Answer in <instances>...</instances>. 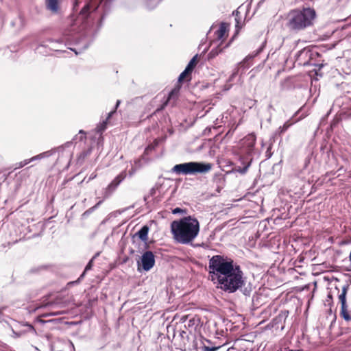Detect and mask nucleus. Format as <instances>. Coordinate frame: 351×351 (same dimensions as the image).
<instances>
[{
  "label": "nucleus",
  "instance_id": "nucleus-1",
  "mask_svg": "<svg viewBox=\"0 0 351 351\" xmlns=\"http://www.w3.org/2000/svg\"><path fill=\"white\" fill-rule=\"evenodd\" d=\"M109 3L104 0L86 3L77 15L72 14L69 26L62 32V36L57 39L48 38L45 42L49 43L50 51L64 52L58 49V45L68 46L81 45L76 48L67 47V49L79 54L86 50L94 42L103 25V21L109 9Z\"/></svg>",
  "mask_w": 351,
  "mask_h": 351
},
{
  "label": "nucleus",
  "instance_id": "nucleus-2",
  "mask_svg": "<svg viewBox=\"0 0 351 351\" xmlns=\"http://www.w3.org/2000/svg\"><path fill=\"white\" fill-rule=\"evenodd\" d=\"M208 272L217 289L228 294L239 292L246 299L251 298L254 306L259 304L261 295L241 266L232 258L221 254L213 256L209 258Z\"/></svg>",
  "mask_w": 351,
  "mask_h": 351
},
{
  "label": "nucleus",
  "instance_id": "nucleus-3",
  "mask_svg": "<svg viewBox=\"0 0 351 351\" xmlns=\"http://www.w3.org/2000/svg\"><path fill=\"white\" fill-rule=\"evenodd\" d=\"M173 239L178 243L192 245L200 230L198 219L193 215H188L173 220L170 224Z\"/></svg>",
  "mask_w": 351,
  "mask_h": 351
},
{
  "label": "nucleus",
  "instance_id": "nucleus-4",
  "mask_svg": "<svg viewBox=\"0 0 351 351\" xmlns=\"http://www.w3.org/2000/svg\"><path fill=\"white\" fill-rule=\"evenodd\" d=\"M256 136L254 132L248 134L241 140V147L238 153L239 165L234 167V171L241 175L245 174L251 166L255 154Z\"/></svg>",
  "mask_w": 351,
  "mask_h": 351
},
{
  "label": "nucleus",
  "instance_id": "nucleus-5",
  "mask_svg": "<svg viewBox=\"0 0 351 351\" xmlns=\"http://www.w3.org/2000/svg\"><path fill=\"white\" fill-rule=\"evenodd\" d=\"M213 165L204 161H189L175 165L170 170V173L177 176H196L204 175L208 173Z\"/></svg>",
  "mask_w": 351,
  "mask_h": 351
},
{
  "label": "nucleus",
  "instance_id": "nucleus-6",
  "mask_svg": "<svg viewBox=\"0 0 351 351\" xmlns=\"http://www.w3.org/2000/svg\"><path fill=\"white\" fill-rule=\"evenodd\" d=\"M286 26L291 32H298L307 27V7L291 10L287 17Z\"/></svg>",
  "mask_w": 351,
  "mask_h": 351
},
{
  "label": "nucleus",
  "instance_id": "nucleus-7",
  "mask_svg": "<svg viewBox=\"0 0 351 351\" xmlns=\"http://www.w3.org/2000/svg\"><path fill=\"white\" fill-rule=\"evenodd\" d=\"M137 252L141 255L138 259L136 260L137 269L139 272H147L150 271L156 263V254L149 248L143 250L138 245V250Z\"/></svg>",
  "mask_w": 351,
  "mask_h": 351
},
{
  "label": "nucleus",
  "instance_id": "nucleus-8",
  "mask_svg": "<svg viewBox=\"0 0 351 351\" xmlns=\"http://www.w3.org/2000/svg\"><path fill=\"white\" fill-rule=\"evenodd\" d=\"M308 77L311 80V86L309 91L312 94H315L317 90L319 91V86H317L315 83L319 77H322V73L319 72V71L323 67V64H313L311 63V60H308Z\"/></svg>",
  "mask_w": 351,
  "mask_h": 351
},
{
  "label": "nucleus",
  "instance_id": "nucleus-9",
  "mask_svg": "<svg viewBox=\"0 0 351 351\" xmlns=\"http://www.w3.org/2000/svg\"><path fill=\"white\" fill-rule=\"evenodd\" d=\"M8 325L12 332V337L14 338H19L27 332H31L33 335L36 334V330L34 327L27 322H15L14 325H10L9 324Z\"/></svg>",
  "mask_w": 351,
  "mask_h": 351
},
{
  "label": "nucleus",
  "instance_id": "nucleus-10",
  "mask_svg": "<svg viewBox=\"0 0 351 351\" xmlns=\"http://www.w3.org/2000/svg\"><path fill=\"white\" fill-rule=\"evenodd\" d=\"M149 232V226L147 224H145L141 227L132 237V242L134 245H140L137 243L136 239L143 243L142 245L143 250H146L149 247L148 240V234Z\"/></svg>",
  "mask_w": 351,
  "mask_h": 351
},
{
  "label": "nucleus",
  "instance_id": "nucleus-11",
  "mask_svg": "<svg viewBox=\"0 0 351 351\" xmlns=\"http://www.w3.org/2000/svg\"><path fill=\"white\" fill-rule=\"evenodd\" d=\"M212 344V341L202 335L196 337L193 341V346L196 351H217L223 346H206Z\"/></svg>",
  "mask_w": 351,
  "mask_h": 351
},
{
  "label": "nucleus",
  "instance_id": "nucleus-12",
  "mask_svg": "<svg viewBox=\"0 0 351 351\" xmlns=\"http://www.w3.org/2000/svg\"><path fill=\"white\" fill-rule=\"evenodd\" d=\"M306 104L307 102H306L302 108L295 112L290 120L286 121L283 125L279 127L278 130V133L279 134L284 133L292 124L299 121L307 116V111L304 109Z\"/></svg>",
  "mask_w": 351,
  "mask_h": 351
},
{
  "label": "nucleus",
  "instance_id": "nucleus-13",
  "mask_svg": "<svg viewBox=\"0 0 351 351\" xmlns=\"http://www.w3.org/2000/svg\"><path fill=\"white\" fill-rule=\"evenodd\" d=\"M127 176L125 170L119 173L106 186L104 193V199H107L112 195L120 184Z\"/></svg>",
  "mask_w": 351,
  "mask_h": 351
},
{
  "label": "nucleus",
  "instance_id": "nucleus-14",
  "mask_svg": "<svg viewBox=\"0 0 351 351\" xmlns=\"http://www.w3.org/2000/svg\"><path fill=\"white\" fill-rule=\"evenodd\" d=\"M295 247L298 245H304V249L302 250L301 253L298 255L297 258L294 261V267L301 269V264H306L304 261L306 259V254L307 252L305 250L306 245H307V238L304 237L297 236L295 239Z\"/></svg>",
  "mask_w": 351,
  "mask_h": 351
},
{
  "label": "nucleus",
  "instance_id": "nucleus-15",
  "mask_svg": "<svg viewBox=\"0 0 351 351\" xmlns=\"http://www.w3.org/2000/svg\"><path fill=\"white\" fill-rule=\"evenodd\" d=\"M349 289V285L346 284L342 287V291L341 294L339 295V299L341 302V315L343 317V319L346 321L351 320V316L349 315L348 312V306L346 303V295L347 291Z\"/></svg>",
  "mask_w": 351,
  "mask_h": 351
},
{
  "label": "nucleus",
  "instance_id": "nucleus-16",
  "mask_svg": "<svg viewBox=\"0 0 351 351\" xmlns=\"http://www.w3.org/2000/svg\"><path fill=\"white\" fill-rule=\"evenodd\" d=\"M63 0H45L46 10L53 14H59Z\"/></svg>",
  "mask_w": 351,
  "mask_h": 351
},
{
  "label": "nucleus",
  "instance_id": "nucleus-17",
  "mask_svg": "<svg viewBox=\"0 0 351 351\" xmlns=\"http://www.w3.org/2000/svg\"><path fill=\"white\" fill-rule=\"evenodd\" d=\"M79 134H80L79 136H78V135H75L71 141H67L65 143H64L63 145H60L57 147H54V148H53V149H55L56 152H62L65 148H68V147L72 146L74 141H77V140L79 141H82L84 139L86 138V132H84V130H80L79 131Z\"/></svg>",
  "mask_w": 351,
  "mask_h": 351
},
{
  "label": "nucleus",
  "instance_id": "nucleus-18",
  "mask_svg": "<svg viewBox=\"0 0 351 351\" xmlns=\"http://www.w3.org/2000/svg\"><path fill=\"white\" fill-rule=\"evenodd\" d=\"M230 25L226 22H221L218 29L215 32V34L217 40L223 41L228 36L229 32Z\"/></svg>",
  "mask_w": 351,
  "mask_h": 351
},
{
  "label": "nucleus",
  "instance_id": "nucleus-19",
  "mask_svg": "<svg viewBox=\"0 0 351 351\" xmlns=\"http://www.w3.org/2000/svg\"><path fill=\"white\" fill-rule=\"evenodd\" d=\"M223 44V41H221L220 43L215 47H214L208 54L207 58L208 60L213 59L217 56H218L220 53H221L223 50V49L228 48L230 45V42L226 44L223 47H222Z\"/></svg>",
  "mask_w": 351,
  "mask_h": 351
},
{
  "label": "nucleus",
  "instance_id": "nucleus-20",
  "mask_svg": "<svg viewBox=\"0 0 351 351\" xmlns=\"http://www.w3.org/2000/svg\"><path fill=\"white\" fill-rule=\"evenodd\" d=\"M254 58L255 56L252 53H250L241 62L239 63V65L243 69V72L251 66L252 64V60Z\"/></svg>",
  "mask_w": 351,
  "mask_h": 351
},
{
  "label": "nucleus",
  "instance_id": "nucleus-21",
  "mask_svg": "<svg viewBox=\"0 0 351 351\" xmlns=\"http://www.w3.org/2000/svg\"><path fill=\"white\" fill-rule=\"evenodd\" d=\"M179 95V88H177V87H175L169 93H168V95L166 98H165V100H168L169 103H170L171 101H175Z\"/></svg>",
  "mask_w": 351,
  "mask_h": 351
},
{
  "label": "nucleus",
  "instance_id": "nucleus-22",
  "mask_svg": "<svg viewBox=\"0 0 351 351\" xmlns=\"http://www.w3.org/2000/svg\"><path fill=\"white\" fill-rule=\"evenodd\" d=\"M102 203H103V200H100L95 206H93L91 208L87 209L82 215V219L87 218L91 213H93L96 209H97Z\"/></svg>",
  "mask_w": 351,
  "mask_h": 351
},
{
  "label": "nucleus",
  "instance_id": "nucleus-23",
  "mask_svg": "<svg viewBox=\"0 0 351 351\" xmlns=\"http://www.w3.org/2000/svg\"><path fill=\"white\" fill-rule=\"evenodd\" d=\"M109 122L107 120H103L102 122L99 123L95 128V132L99 134H102L107 129Z\"/></svg>",
  "mask_w": 351,
  "mask_h": 351
},
{
  "label": "nucleus",
  "instance_id": "nucleus-24",
  "mask_svg": "<svg viewBox=\"0 0 351 351\" xmlns=\"http://www.w3.org/2000/svg\"><path fill=\"white\" fill-rule=\"evenodd\" d=\"M94 260H95V257H92L89 261L87 263L86 265L84 267V271H82V273L80 274V279H84L86 273L91 270L93 267V265H94Z\"/></svg>",
  "mask_w": 351,
  "mask_h": 351
},
{
  "label": "nucleus",
  "instance_id": "nucleus-25",
  "mask_svg": "<svg viewBox=\"0 0 351 351\" xmlns=\"http://www.w3.org/2000/svg\"><path fill=\"white\" fill-rule=\"evenodd\" d=\"M197 57H198V54H195L190 60L189 62H188L187 65L186 66L185 69L190 71L191 73L193 72L195 66V64H196V62H197Z\"/></svg>",
  "mask_w": 351,
  "mask_h": 351
},
{
  "label": "nucleus",
  "instance_id": "nucleus-26",
  "mask_svg": "<svg viewBox=\"0 0 351 351\" xmlns=\"http://www.w3.org/2000/svg\"><path fill=\"white\" fill-rule=\"evenodd\" d=\"M48 45L45 43V42L40 43L38 47H36V51L38 53H41L43 55H47L48 53L47 48Z\"/></svg>",
  "mask_w": 351,
  "mask_h": 351
},
{
  "label": "nucleus",
  "instance_id": "nucleus-27",
  "mask_svg": "<svg viewBox=\"0 0 351 351\" xmlns=\"http://www.w3.org/2000/svg\"><path fill=\"white\" fill-rule=\"evenodd\" d=\"M292 84L289 77L285 78L280 82V88L282 90H289L291 88Z\"/></svg>",
  "mask_w": 351,
  "mask_h": 351
},
{
  "label": "nucleus",
  "instance_id": "nucleus-28",
  "mask_svg": "<svg viewBox=\"0 0 351 351\" xmlns=\"http://www.w3.org/2000/svg\"><path fill=\"white\" fill-rule=\"evenodd\" d=\"M288 313V311H285L282 312V313H280L278 315H277L272 319V322L274 323V325H277L278 323L281 322L282 319H285V317H287V314Z\"/></svg>",
  "mask_w": 351,
  "mask_h": 351
},
{
  "label": "nucleus",
  "instance_id": "nucleus-29",
  "mask_svg": "<svg viewBox=\"0 0 351 351\" xmlns=\"http://www.w3.org/2000/svg\"><path fill=\"white\" fill-rule=\"evenodd\" d=\"M92 149L89 148L87 150H84L80 153L77 158L78 163L82 162L85 158L91 153Z\"/></svg>",
  "mask_w": 351,
  "mask_h": 351
},
{
  "label": "nucleus",
  "instance_id": "nucleus-30",
  "mask_svg": "<svg viewBox=\"0 0 351 351\" xmlns=\"http://www.w3.org/2000/svg\"><path fill=\"white\" fill-rule=\"evenodd\" d=\"M169 101L165 100V99L162 100L161 104L154 110L153 114H156L158 112H160L165 110V108L169 105Z\"/></svg>",
  "mask_w": 351,
  "mask_h": 351
},
{
  "label": "nucleus",
  "instance_id": "nucleus-31",
  "mask_svg": "<svg viewBox=\"0 0 351 351\" xmlns=\"http://www.w3.org/2000/svg\"><path fill=\"white\" fill-rule=\"evenodd\" d=\"M57 302L53 300H49L48 298H46L43 300V301L40 304V308H45V307H49L53 306V305L56 304Z\"/></svg>",
  "mask_w": 351,
  "mask_h": 351
},
{
  "label": "nucleus",
  "instance_id": "nucleus-32",
  "mask_svg": "<svg viewBox=\"0 0 351 351\" xmlns=\"http://www.w3.org/2000/svg\"><path fill=\"white\" fill-rule=\"evenodd\" d=\"M17 21H19L20 23L21 27H23L24 26V25H25V19L21 14L19 15L17 19H16L15 20L11 21V23H10L11 26L12 27H14L16 25Z\"/></svg>",
  "mask_w": 351,
  "mask_h": 351
},
{
  "label": "nucleus",
  "instance_id": "nucleus-33",
  "mask_svg": "<svg viewBox=\"0 0 351 351\" xmlns=\"http://www.w3.org/2000/svg\"><path fill=\"white\" fill-rule=\"evenodd\" d=\"M243 24L241 23V19H235V32L234 34V36H232V38L239 34L240 30L242 29Z\"/></svg>",
  "mask_w": 351,
  "mask_h": 351
},
{
  "label": "nucleus",
  "instance_id": "nucleus-34",
  "mask_svg": "<svg viewBox=\"0 0 351 351\" xmlns=\"http://www.w3.org/2000/svg\"><path fill=\"white\" fill-rule=\"evenodd\" d=\"M191 73L187 71L186 69L179 75L178 77V83L182 84L184 81V78L187 75H190Z\"/></svg>",
  "mask_w": 351,
  "mask_h": 351
},
{
  "label": "nucleus",
  "instance_id": "nucleus-35",
  "mask_svg": "<svg viewBox=\"0 0 351 351\" xmlns=\"http://www.w3.org/2000/svg\"><path fill=\"white\" fill-rule=\"evenodd\" d=\"M307 167V158L304 159V168L297 173V177L302 180L305 178V169Z\"/></svg>",
  "mask_w": 351,
  "mask_h": 351
},
{
  "label": "nucleus",
  "instance_id": "nucleus-36",
  "mask_svg": "<svg viewBox=\"0 0 351 351\" xmlns=\"http://www.w3.org/2000/svg\"><path fill=\"white\" fill-rule=\"evenodd\" d=\"M55 153H56V150L51 149L50 150H48V151L44 152L43 153H40L38 155H39V158L40 159H43V158H48V157L52 156Z\"/></svg>",
  "mask_w": 351,
  "mask_h": 351
},
{
  "label": "nucleus",
  "instance_id": "nucleus-37",
  "mask_svg": "<svg viewBox=\"0 0 351 351\" xmlns=\"http://www.w3.org/2000/svg\"><path fill=\"white\" fill-rule=\"evenodd\" d=\"M187 209L186 208H182L180 207H176L173 209H172L171 213L173 215H181V214H186L187 213Z\"/></svg>",
  "mask_w": 351,
  "mask_h": 351
},
{
  "label": "nucleus",
  "instance_id": "nucleus-38",
  "mask_svg": "<svg viewBox=\"0 0 351 351\" xmlns=\"http://www.w3.org/2000/svg\"><path fill=\"white\" fill-rule=\"evenodd\" d=\"M316 17L315 10L313 8H308V26L311 25V21Z\"/></svg>",
  "mask_w": 351,
  "mask_h": 351
},
{
  "label": "nucleus",
  "instance_id": "nucleus-39",
  "mask_svg": "<svg viewBox=\"0 0 351 351\" xmlns=\"http://www.w3.org/2000/svg\"><path fill=\"white\" fill-rule=\"evenodd\" d=\"M265 45H266V41H264L263 43H262V44L260 45V47L256 50H255L254 51L252 52L254 56L256 57L258 55H259L264 50Z\"/></svg>",
  "mask_w": 351,
  "mask_h": 351
},
{
  "label": "nucleus",
  "instance_id": "nucleus-40",
  "mask_svg": "<svg viewBox=\"0 0 351 351\" xmlns=\"http://www.w3.org/2000/svg\"><path fill=\"white\" fill-rule=\"evenodd\" d=\"M295 271L300 276H306V270L304 265L301 264V269L294 267Z\"/></svg>",
  "mask_w": 351,
  "mask_h": 351
},
{
  "label": "nucleus",
  "instance_id": "nucleus-41",
  "mask_svg": "<svg viewBox=\"0 0 351 351\" xmlns=\"http://www.w3.org/2000/svg\"><path fill=\"white\" fill-rule=\"evenodd\" d=\"M161 186L160 184H156L154 186H153L149 192V195L150 197H154L156 195V191L159 189V188Z\"/></svg>",
  "mask_w": 351,
  "mask_h": 351
},
{
  "label": "nucleus",
  "instance_id": "nucleus-42",
  "mask_svg": "<svg viewBox=\"0 0 351 351\" xmlns=\"http://www.w3.org/2000/svg\"><path fill=\"white\" fill-rule=\"evenodd\" d=\"M29 164V161L28 160V159H26V160H24L21 162H20L19 163H18V167H16V169H19V168H22L23 167H25V165Z\"/></svg>",
  "mask_w": 351,
  "mask_h": 351
},
{
  "label": "nucleus",
  "instance_id": "nucleus-43",
  "mask_svg": "<svg viewBox=\"0 0 351 351\" xmlns=\"http://www.w3.org/2000/svg\"><path fill=\"white\" fill-rule=\"evenodd\" d=\"M83 279H80V276H79V278L74 280V281H71V282H69L67 283V286H72V285H78L79 283H80V282Z\"/></svg>",
  "mask_w": 351,
  "mask_h": 351
},
{
  "label": "nucleus",
  "instance_id": "nucleus-44",
  "mask_svg": "<svg viewBox=\"0 0 351 351\" xmlns=\"http://www.w3.org/2000/svg\"><path fill=\"white\" fill-rule=\"evenodd\" d=\"M6 308V306L0 307V323L4 322L3 317L4 316L3 311Z\"/></svg>",
  "mask_w": 351,
  "mask_h": 351
},
{
  "label": "nucleus",
  "instance_id": "nucleus-45",
  "mask_svg": "<svg viewBox=\"0 0 351 351\" xmlns=\"http://www.w3.org/2000/svg\"><path fill=\"white\" fill-rule=\"evenodd\" d=\"M239 69H236L233 71V73L231 74V75L229 77V81H232L233 79L238 75Z\"/></svg>",
  "mask_w": 351,
  "mask_h": 351
},
{
  "label": "nucleus",
  "instance_id": "nucleus-46",
  "mask_svg": "<svg viewBox=\"0 0 351 351\" xmlns=\"http://www.w3.org/2000/svg\"><path fill=\"white\" fill-rule=\"evenodd\" d=\"M232 15L234 16L235 19H241V14L238 10L233 11Z\"/></svg>",
  "mask_w": 351,
  "mask_h": 351
},
{
  "label": "nucleus",
  "instance_id": "nucleus-47",
  "mask_svg": "<svg viewBox=\"0 0 351 351\" xmlns=\"http://www.w3.org/2000/svg\"><path fill=\"white\" fill-rule=\"evenodd\" d=\"M136 168L132 167L129 170V171H128V176H129V177H132V176H133L134 175V173H136Z\"/></svg>",
  "mask_w": 351,
  "mask_h": 351
},
{
  "label": "nucleus",
  "instance_id": "nucleus-48",
  "mask_svg": "<svg viewBox=\"0 0 351 351\" xmlns=\"http://www.w3.org/2000/svg\"><path fill=\"white\" fill-rule=\"evenodd\" d=\"M114 114V112L112 110L110 111V112L108 113L107 117H106V118L105 119V120H107V121H108V122H109V121H110V119L112 117V116H113Z\"/></svg>",
  "mask_w": 351,
  "mask_h": 351
},
{
  "label": "nucleus",
  "instance_id": "nucleus-49",
  "mask_svg": "<svg viewBox=\"0 0 351 351\" xmlns=\"http://www.w3.org/2000/svg\"><path fill=\"white\" fill-rule=\"evenodd\" d=\"M298 291L302 292L305 289H307V284L300 287H296Z\"/></svg>",
  "mask_w": 351,
  "mask_h": 351
},
{
  "label": "nucleus",
  "instance_id": "nucleus-50",
  "mask_svg": "<svg viewBox=\"0 0 351 351\" xmlns=\"http://www.w3.org/2000/svg\"><path fill=\"white\" fill-rule=\"evenodd\" d=\"M104 136L102 134H99V136L98 138V140H97V145L99 146L100 145H101L104 142Z\"/></svg>",
  "mask_w": 351,
  "mask_h": 351
},
{
  "label": "nucleus",
  "instance_id": "nucleus-51",
  "mask_svg": "<svg viewBox=\"0 0 351 351\" xmlns=\"http://www.w3.org/2000/svg\"><path fill=\"white\" fill-rule=\"evenodd\" d=\"M41 160L40 158H39V155H36V156H34L33 157H32L31 158L28 159V160L29 161V163L32 162H34L35 160Z\"/></svg>",
  "mask_w": 351,
  "mask_h": 351
},
{
  "label": "nucleus",
  "instance_id": "nucleus-52",
  "mask_svg": "<svg viewBox=\"0 0 351 351\" xmlns=\"http://www.w3.org/2000/svg\"><path fill=\"white\" fill-rule=\"evenodd\" d=\"M97 177V174L95 173H92L89 178H88V180H87V182H90V180L95 179V178Z\"/></svg>",
  "mask_w": 351,
  "mask_h": 351
},
{
  "label": "nucleus",
  "instance_id": "nucleus-53",
  "mask_svg": "<svg viewBox=\"0 0 351 351\" xmlns=\"http://www.w3.org/2000/svg\"><path fill=\"white\" fill-rule=\"evenodd\" d=\"M311 46H308V56H310L311 58H312V56L314 55V51L310 49Z\"/></svg>",
  "mask_w": 351,
  "mask_h": 351
},
{
  "label": "nucleus",
  "instance_id": "nucleus-54",
  "mask_svg": "<svg viewBox=\"0 0 351 351\" xmlns=\"http://www.w3.org/2000/svg\"><path fill=\"white\" fill-rule=\"evenodd\" d=\"M303 314H304V316H305L306 318H307V303H306V304L304 306Z\"/></svg>",
  "mask_w": 351,
  "mask_h": 351
},
{
  "label": "nucleus",
  "instance_id": "nucleus-55",
  "mask_svg": "<svg viewBox=\"0 0 351 351\" xmlns=\"http://www.w3.org/2000/svg\"><path fill=\"white\" fill-rule=\"evenodd\" d=\"M121 104V100H117L116 104L114 105V108L117 109L119 107V105Z\"/></svg>",
  "mask_w": 351,
  "mask_h": 351
},
{
  "label": "nucleus",
  "instance_id": "nucleus-56",
  "mask_svg": "<svg viewBox=\"0 0 351 351\" xmlns=\"http://www.w3.org/2000/svg\"><path fill=\"white\" fill-rule=\"evenodd\" d=\"M227 351H241V350H239L238 349L234 348V347H232V348H230L227 350Z\"/></svg>",
  "mask_w": 351,
  "mask_h": 351
},
{
  "label": "nucleus",
  "instance_id": "nucleus-57",
  "mask_svg": "<svg viewBox=\"0 0 351 351\" xmlns=\"http://www.w3.org/2000/svg\"><path fill=\"white\" fill-rule=\"evenodd\" d=\"M195 319H191L189 320V326H191V325H194V324H195Z\"/></svg>",
  "mask_w": 351,
  "mask_h": 351
},
{
  "label": "nucleus",
  "instance_id": "nucleus-58",
  "mask_svg": "<svg viewBox=\"0 0 351 351\" xmlns=\"http://www.w3.org/2000/svg\"><path fill=\"white\" fill-rule=\"evenodd\" d=\"M265 0H260L257 4V8L260 7L265 2Z\"/></svg>",
  "mask_w": 351,
  "mask_h": 351
},
{
  "label": "nucleus",
  "instance_id": "nucleus-59",
  "mask_svg": "<svg viewBox=\"0 0 351 351\" xmlns=\"http://www.w3.org/2000/svg\"><path fill=\"white\" fill-rule=\"evenodd\" d=\"M128 208H124V209H123V210H117L116 212H117V213H119V214H121L123 212H124L125 210H127V209H128Z\"/></svg>",
  "mask_w": 351,
  "mask_h": 351
},
{
  "label": "nucleus",
  "instance_id": "nucleus-60",
  "mask_svg": "<svg viewBox=\"0 0 351 351\" xmlns=\"http://www.w3.org/2000/svg\"><path fill=\"white\" fill-rule=\"evenodd\" d=\"M150 196L149 195H145L143 197V199L145 202H147L148 198Z\"/></svg>",
  "mask_w": 351,
  "mask_h": 351
},
{
  "label": "nucleus",
  "instance_id": "nucleus-61",
  "mask_svg": "<svg viewBox=\"0 0 351 351\" xmlns=\"http://www.w3.org/2000/svg\"><path fill=\"white\" fill-rule=\"evenodd\" d=\"M305 332H306V330L304 329L302 330V337L303 339H305V335H306Z\"/></svg>",
  "mask_w": 351,
  "mask_h": 351
},
{
  "label": "nucleus",
  "instance_id": "nucleus-62",
  "mask_svg": "<svg viewBox=\"0 0 351 351\" xmlns=\"http://www.w3.org/2000/svg\"><path fill=\"white\" fill-rule=\"evenodd\" d=\"M222 176V174L221 173H215V176H214V179H215V178L217 177H221Z\"/></svg>",
  "mask_w": 351,
  "mask_h": 351
},
{
  "label": "nucleus",
  "instance_id": "nucleus-63",
  "mask_svg": "<svg viewBox=\"0 0 351 351\" xmlns=\"http://www.w3.org/2000/svg\"><path fill=\"white\" fill-rule=\"evenodd\" d=\"M208 48H209V47H206L203 50L202 53H206V52H207V51L208 50Z\"/></svg>",
  "mask_w": 351,
  "mask_h": 351
},
{
  "label": "nucleus",
  "instance_id": "nucleus-64",
  "mask_svg": "<svg viewBox=\"0 0 351 351\" xmlns=\"http://www.w3.org/2000/svg\"><path fill=\"white\" fill-rule=\"evenodd\" d=\"M108 219L106 218L104 219L101 222V224H104L106 221H107Z\"/></svg>",
  "mask_w": 351,
  "mask_h": 351
}]
</instances>
